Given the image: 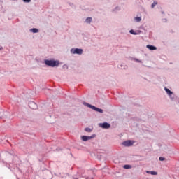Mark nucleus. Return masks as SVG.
Instances as JSON below:
<instances>
[{
  "label": "nucleus",
  "instance_id": "1",
  "mask_svg": "<svg viewBox=\"0 0 179 179\" xmlns=\"http://www.w3.org/2000/svg\"><path fill=\"white\" fill-rule=\"evenodd\" d=\"M44 64L46 66H50V68H55V66H59V60H55L54 59H46L44 60Z\"/></svg>",
  "mask_w": 179,
  "mask_h": 179
},
{
  "label": "nucleus",
  "instance_id": "2",
  "mask_svg": "<svg viewBox=\"0 0 179 179\" xmlns=\"http://www.w3.org/2000/svg\"><path fill=\"white\" fill-rule=\"evenodd\" d=\"M83 106H85V107H88V108H91V110H93L94 111H96V113H99L100 114H103L104 113V110L97 108L87 102H83Z\"/></svg>",
  "mask_w": 179,
  "mask_h": 179
},
{
  "label": "nucleus",
  "instance_id": "3",
  "mask_svg": "<svg viewBox=\"0 0 179 179\" xmlns=\"http://www.w3.org/2000/svg\"><path fill=\"white\" fill-rule=\"evenodd\" d=\"M164 90L168 94L169 97L171 99V101H176L177 100V96L173 95V91L170 90V89L167 88L166 87H164Z\"/></svg>",
  "mask_w": 179,
  "mask_h": 179
},
{
  "label": "nucleus",
  "instance_id": "4",
  "mask_svg": "<svg viewBox=\"0 0 179 179\" xmlns=\"http://www.w3.org/2000/svg\"><path fill=\"white\" fill-rule=\"evenodd\" d=\"M70 52L71 54H76L77 55H82L83 54V49L78 48H73L71 49Z\"/></svg>",
  "mask_w": 179,
  "mask_h": 179
},
{
  "label": "nucleus",
  "instance_id": "5",
  "mask_svg": "<svg viewBox=\"0 0 179 179\" xmlns=\"http://www.w3.org/2000/svg\"><path fill=\"white\" fill-rule=\"evenodd\" d=\"M134 143H135V141L132 140H127L124 141L122 143V145L124 146V148H129L131 146H134Z\"/></svg>",
  "mask_w": 179,
  "mask_h": 179
},
{
  "label": "nucleus",
  "instance_id": "6",
  "mask_svg": "<svg viewBox=\"0 0 179 179\" xmlns=\"http://www.w3.org/2000/svg\"><path fill=\"white\" fill-rule=\"evenodd\" d=\"M99 127L102 128V129H109V128H111V124L107 122H104L103 123H99Z\"/></svg>",
  "mask_w": 179,
  "mask_h": 179
},
{
  "label": "nucleus",
  "instance_id": "7",
  "mask_svg": "<svg viewBox=\"0 0 179 179\" xmlns=\"http://www.w3.org/2000/svg\"><path fill=\"white\" fill-rule=\"evenodd\" d=\"M96 138V134H92V136H81V141L83 142H87V141H90V139H93Z\"/></svg>",
  "mask_w": 179,
  "mask_h": 179
},
{
  "label": "nucleus",
  "instance_id": "8",
  "mask_svg": "<svg viewBox=\"0 0 179 179\" xmlns=\"http://www.w3.org/2000/svg\"><path fill=\"white\" fill-rule=\"evenodd\" d=\"M28 106L31 110H37L38 108L37 103L34 101H29Z\"/></svg>",
  "mask_w": 179,
  "mask_h": 179
},
{
  "label": "nucleus",
  "instance_id": "9",
  "mask_svg": "<svg viewBox=\"0 0 179 179\" xmlns=\"http://www.w3.org/2000/svg\"><path fill=\"white\" fill-rule=\"evenodd\" d=\"M129 33H130V34H133V36H138V34H141V33H142V31L141 30H134V29H131L129 31Z\"/></svg>",
  "mask_w": 179,
  "mask_h": 179
},
{
  "label": "nucleus",
  "instance_id": "10",
  "mask_svg": "<svg viewBox=\"0 0 179 179\" xmlns=\"http://www.w3.org/2000/svg\"><path fill=\"white\" fill-rule=\"evenodd\" d=\"M146 48L150 50V51H155V50H157V48L153 45H147Z\"/></svg>",
  "mask_w": 179,
  "mask_h": 179
},
{
  "label": "nucleus",
  "instance_id": "11",
  "mask_svg": "<svg viewBox=\"0 0 179 179\" xmlns=\"http://www.w3.org/2000/svg\"><path fill=\"white\" fill-rule=\"evenodd\" d=\"M147 174H151V176H157V171H145Z\"/></svg>",
  "mask_w": 179,
  "mask_h": 179
},
{
  "label": "nucleus",
  "instance_id": "12",
  "mask_svg": "<svg viewBox=\"0 0 179 179\" xmlns=\"http://www.w3.org/2000/svg\"><path fill=\"white\" fill-rule=\"evenodd\" d=\"M93 22V18L92 17H88L85 19V23H87L88 24H90Z\"/></svg>",
  "mask_w": 179,
  "mask_h": 179
},
{
  "label": "nucleus",
  "instance_id": "13",
  "mask_svg": "<svg viewBox=\"0 0 179 179\" xmlns=\"http://www.w3.org/2000/svg\"><path fill=\"white\" fill-rule=\"evenodd\" d=\"M29 31H31V33L36 34V33H38V31H40V30H38V29H37V28H32V29H29Z\"/></svg>",
  "mask_w": 179,
  "mask_h": 179
},
{
  "label": "nucleus",
  "instance_id": "14",
  "mask_svg": "<svg viewBox=\"0 0 179 179\" xmlns=\"http://www.w3.org/2000/svg\"><path fill=\"white\" fill-rule=\"evenodd\" d=\"M118 68H119L120 69H124V70H126V69H128V66L124 65V64H120V65L118 66Z\"/></svg>",
  "mask_w": 179,
  "mask_h": 179
},
{
  "label": "nucleus",
  "instance_id": "15",
  "mask_svg": "<svg viewBox=\"0 0 179 179\" xmlns=\"http://www.w3.org/2000/svg\"><path fill=\"white\" fill-rule=\"evenodd\" d=\"M123 169H125V170H129L130 169H132V165L125 164L123 166Z\"/></svg>",
  "mask_w": 179,
  "mask_h": 179
},
{
  "label": "nucleus",
  "instance_id": "16",
  "mask_svg": "<svg viewBox=\"0 0 179 179\" xmlns=\"http://www.w3.org/2000/svg\"><path fill=\"white\" fill-rule=\"evenodd\" d=\"M134 20L137 23H139V22H141L142 20V17H134Z\"/></svg>",
  "mask_w": 179,
  "mask_h": 179
},
{
  "label": "nucleus",
  "instance_id": "17",
  "mask_svg": "<svg viewBox=\"0 0 179 179\" xmlns=\"http://www.w3.org/2000/svg\"><path fill=\"white\" fill-rule=\"evenodd\" d=\"M157 5V1H153V3L151 4V8L153 9Z\"/></svg>",
  "mask_w": 179,
  "mask_h": 179
},
{
  "label": "nucleus",
  "instance_id": "18",
  "mask_svg": "<svg viewBox=\"0 0 179 179\" xmlns=\"http://www.w3.org/2000/svg\"><path fill=\"white\" fill-rule=\"evenodd\" d=\"M85 132H92V131H93V129H92L90 128V127H86V128L85 129Z\"/></svg>",
  "mask_w": 179,
  "mask_h": 179
},
{
  "label": "nucleus",
  "instance_id": "19",
  "mask_svg": "<svg viewBox=\"0 0 179 179\" xmlns=\"http://www.w3.org/2000/svg\"><path fill=\"white\" fill-rule=\"evenodd\" d=\"M133 61H135L136 62H138L139 64H142V61H141L139 59H137V58H133Z\"/></svg>",
  "mask_w": 179,
  "mask_h": 179
},
{
  "label": "nucleus",
  "instance_id": "20",
  "mask_svg": "<svg viewBox=\"0 0 179 179\" xmlns=\"http://www.w3.org/2000/svg\"><path fill=\"white\" fill-rule=\"evenodd\" d=\"M159 162H164V160H166V158L163 157H159Z\"/></svg>",
  "mask_w": 179,
  "mask_h": 179
},
{
  "label": "nucleus",
  "instance_id": "21",
  "mask_svg": "<svg viewBox=\"0 0 179 179\" xmlns=\"http://www.w3.org/2000/svg\"><path fill=\"white\" fill-rule=\"evenodd\" d=\"M23 2H24V3H30V2H31V0H22Z\"/></svg>",
  "mask_w": 179,
  "mask_h": 179
},
{
  "label": "nucleus",
  "instance_id": "22",
  "mask_svg": "<svg viewBox=\"0 0 179 179\" xmlns=\"http://www.w3.org/2000/svg\"><path fill=\"white\" fill-rule=\"evenodd\" d=\"M101 157H103V155H97L98 160H101Z\"/></svg>",
  "mask_w": 179,
  "mask_h": 179
},
{
  "label": "nucleus",
  "instance_id": "23",
  "mask_svg": "<svg viewBox=\"0 0 179 179\" xmlns=\"http://www.w3.org/2000/svg\"><path fill=\"white\" fill-rule=\"evenodd\" d=\"M162 21L163 22V23H167V18H164L162 20Z\"/></svg>",
  "mask_w": 179,
  "mask_h": 179
},
{
  "label": "nucleus",
  "instance_id": "24",
  "mask_svg": "<svg viewBox=\"0 0 179 179\" xmlns=\"http://www.w3.org/2000/svg\"><path fill=\"white\" fill-rule=\"evenodd\" d=\"M62 68H63V69H65V68L66 69H68V65H66V64H64L63 66H62Z\"/></svg>",
  "mask_w": 179,
  "mask_h": 179
},
{
  "label": "nucleus",
  "instance_id": "25",
  "mask_svg": "<svg viewBox=\"0 0 179 179\" xmlns=\"http://www.w3.org/2000/svg\"><path fill=\"white\" fill-rule=\"evenodd\" d=\"M6 167H8V169H10V165L9 164H7Z\"/></svg>",
  "mask_w": 179,
  "mask_h": 179
},
{
  "label": "nucleus",
  "instance_id": "26",
  "mask_svg": "<svg viewBox=\"0 0 179 179\" xmlns=\"http://www.w3.org/2000/svg\"><path fill=\"white\" fill-rule=\"evenodd\" d=\"M3 50V48L2 46H0V51H2Z\"/></svg>",
  "mask_w": 179,
  "mask_h": 179
},
{
  "label": "nucleus",
  "instance_id": "27",
  "mask_svg": "<svg viewBox=\"0 0 179 179\" xmlns=\"http://www.w3.org/2000/svg\"><path fill=\"white\" fill-rule=\"evenodd\" d=\"M85 179H93V178L86 177Z\"/></svg>",
  "mask_w": 179,
  "mask_h": 179
},
{
  "label": "nucleus",
  "instance_id": "28",
  "mask_svg": "<svg viewBox=\"0 0 179 179\" xmlns=\"http://www.w3.org/2000/svg\"><path fill=\"white\" fill-rule=\"evenodd\" d=\"M161 13H162V15H164V11H161Z\"/></svg>",
  "mask_w": 179,
  "mask_h": 179
},
{
  "label": "nucleus",
  "instance_id": "29",
  "mask_svg": "<svg viewBox=\"0 0 179 179\" xmlns=\"http://www.w3.org/2000/svg\"><path fill=\"white\" fill-rule=\"evenodd\" d=\"M9 154L11 155H13V154H12V152H9Z\"/></svg>",
  "mask_w": 179,
  "mask_h": 179
},
{
  "label": "nucleus",
  "instance_id": "30",
  "mask_svg": "<svg viewBox=\"0 0 179 179\" xmlns=\"http://www.w3.org/2000/svg\"><path fill=\"white\" fill-rule=\"evenodd\" d=\"M2 117H0V120H1Z\"/></svg>",
  "mask_w": 179,
  "mask_h": 179
},
{
  "label": "nucleus",
  "instance_id": "31",
  "mask_svg": "<svg viewBox=\"0 0 179 179\" xmlns=\"http://www.w3.org/2000/svg\"><path fill=\"white\" fill-rule=\"evenodd\" d=\"M117 8H118V7H115V9H117Z\"/></svg>",
  "mask_w": 179,
  "mask_h": 179
},
{
  "label": "nucleus",
  "instance_id": "32",
  "mask_svg": "<svg viewBox=\"0 0 179 179\" xmlns=\"http://www.w3.org/2000/svg\"><path fill=\"white\" fill-rule=\"evenodd\" d=\"M75 179H78V178H75Z\"/></svg>",
  "mask_w": 179,
  "mask_h": 179
}]
</instances>
